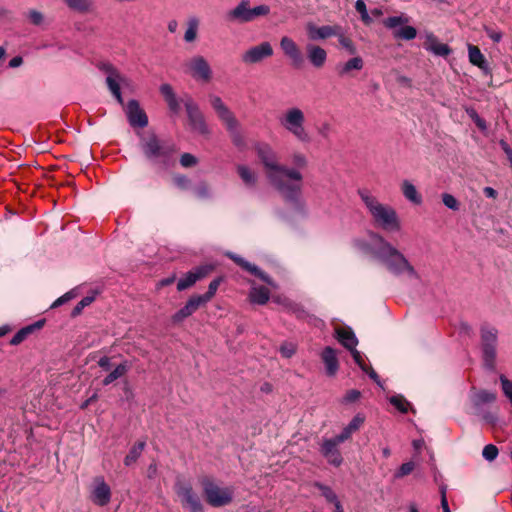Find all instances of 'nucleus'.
<instances>
[{"instance_id": "393cba45", "label": "nucleus", "mask_w": 512, "mask_h": 512, "mask_svg": "<svg viewBox=\"0 0 512 512\" xmlns=\"http://www.w3.org/2000/svg\"><path fill=\"white\" fill-rule=\"evenodd\" d=\"M424 48L434 55L445 57L451 53L447 44L440 43L433 34H428L424 43Z\"/></svg>"}, {"instance_id": "c9c22d12", "label": "nucleus", "mask_w": 512, "mask_h": 512, "mask_svg": "<svg viewBox=\"0 0 512 512\" xmlns=\"http://www.w3.org/2000/svg\"><path fill=\"white\" fill-rule=\"evenodd\" d=\"M364 66L363 59L359 56L349 59L342 66L338 67V73L341 76L349 74L352 70H361Z\"/></svg>"}, {"instance_id": "f03ea898", "label": "nucleus", "mask_w": 512, "mask_h": 512, "mask_svg": "<svg viewBox=\"0 0 512 512\" xmlns=\"http://www.w3.org/2000/svg\"><path fill=\"white\" fill-rule=\"evenodd\" d=\"M371 244L364 240L355 239L358 249L371 253L392 275L417 279L418 273L406 256L393 244L376 232L370 233Z\"/></svg>"}, {"instance_id": "4c0bfd02", "label": "nucleus", "mask_w": 512, "mask_h": 512, "mask_svg": "<svg viewBox=\"0 0 512 512\" xmlns=\"http://www.w3.org/2000/svg\"><path fill=\"white\" fill-rule=\"evenodd\" d=\"M145 442L141 441L133 445L129 451V453L126 455L124 459V464L126 466H131L133 463L137 461V459L142 454V451L144 450Z\"/></svg>"}, {"instance_id": "7c9ffc66", "label": "nucleus", "mask_w": 512, "mask_h": 512, "mask_svg": "<svg viewBox=\"0 0 512 512\" xmlns=\"http://www.w3.org/2000/svg\"><path fill=\"white\" fill-rule=\"evenodd\" d=\"M67 7L78 13H90L94 11L93 0H63Z\"/></svg>"}, {"instance_id": "9b49d317", "label": "nucleus", "mask_w": 512, "mask_h": 512, "mask_svg": "<svg viewBox=\"0 0 512 512\" xmlns=\"http://www.w3.org/2000/svg\"><path fill=\"white\" fill-rule=\"evenodd\" d=\"M209 99L211 106L217 113L218 117L226 125L227 130L233 134L236 133L239 123L230 109L224 104L219 96L210 95Z\"/></svg>"}, {"instance_id": "e433bc0d", "label": "nucleus", "mask_w": 512, "mask_h": 512, "mask_svg": "<svg viewBox=\"0 0 512 512\" xmlns=\"http://www.w3.org/2000/svg\"><path fill=\"white\" fill-rule=\"evenodd\" d=\"M497 396L496 393L487 391V390H480L478 392H475L472 395V402L473 404L478 407L480 405H483L485 403H492L496 400Z\"/></svg>"}, {"instance_id": "39448f33", "label": "nucleus", "mask_w": 512, "mask_h": 512, "mask_svg": "<svg viewBox=\"0 0 512 512\" xmlns=\"http://www.w3.org/2000/svg\"><path fill=\"white\" fill-rule=\"evenodd\" d=\"M499 331L496 327L484 323L480 327V344L482 359L486 369L494 370L496 367L497 346Z\"/></svg>"}, {"instance_id": "13d9d810", "label": "nucleus", "mask_w": 512, "mask_h": 512, "mask_svg": "<svg viewBox=\"0 0 512 512\" xmlns=\"http://www.w3.org/2000/svg\"><path fill=\"white\" fill-rule=\"evenodd\" d=\"M484 31L493 42L498 43L502 40V33L500 31L494 30L488 26L484 27Z\"/></svg>"}, {"instance_id": "9d476101", "label": "nucleus", "mask_w": 512, "mask_h": 512, "mask_svg": "<svg viewBox=\"0 0 512 512\" xmlns=\"http://www.w3.org/2000/svg\"><path fill=\"white\" fill-rule=\"evenodd\" d=\"M100 69L107 74L106 84L109 91L116 98L117 102L123 105L124 101L121 95L120 85L124 84L127 79L121 75V73L113 65L109 63H103L100 66Z\"/></svg>"}, {"instance_id": "bb28decb", "label": "nucleus", "mask_w": 512, "mask_h": 512, "mask_svg": "<svg viewBox=\"0 0 512 512\" xmlns=\"http://www.w3.org/2000/svg\"><path fill=\"white\" fill-rule=\"evenodd\" d=\"M160 93L164 97L171 112L178 114L181 110L180 101L176 97L170 84L164 83L160 86Z\"/></svg>"}, {"instance_id": "a211bd4d", "label": "nucleus", "mask_w": 512, "mask_h": 512, "mask_svg": "<svg viewBox=\"0 0 512 512\" xmlns=\"http://www.w3.org/2000/svg\"><path fill=\"white\" fill-rule=\"evenodd\" d=\"M280 48L282 49L285 56L291 60V63L294 67H300L303 64V55L292 38L283 36L280 40Z\"/></svg>"}, {"instance_id": "603ef678", "label": "nucleus", "mask_w": 512, "mask_h": 512, "mask_svg": "<svg viewBox=\"0 0 512 512\" xmlns=\"http://www.w3.org/2000/svg\"><path fill=\"white\" fill-rule=\"evenodd\" d=\"M180 164L185 168L195 166L197 164V158L190 153H184L180 158Z\"/></svg>"}, {"instance_id": "680f3d73", "label": "nucleus", "mask_w": 512, "mask_h": 512, "mask_svg": "<svg viewBox=\"0 0 512 512\" xmlns=\"http://www.w3.org/2000/svg\"><path fill=\"white\" fill-rule=\"evenodd\" d=\"M73 297H74V295L72 292H67L64 295H62L61 297H59L58 299H56L51 307L52 308L58 307L64 303L70 301Z\"/></svg>"}, {"instance_id": "a19ab883", "label": "nucleus", "mask_w": 512, "mask_h": 512, "mask_svg": "<svg viewBox=\"0 0 512 512\" xmlns=\"http://www.w3.org/2000/svg\"><path fill=\"white\" fill-rule=\"evenodd\" d=\"M408 22H409L408 17H406L404 15H400V16L388 17L387 19L384 20V25H385V27H387L389 29H395L398 26L404 25Z\"/></svg>"}, {"instance_id": "2f4dec72", "label": "nucleus", "mask_w": 512, "mask_h": 512, "mask_svg": "<svg viewBox=\"0 0 512 512\" xmlns=\"http://www.w3.org/2000/svg\"><path fill=\"white\" fill-rule=\"evenodd\" d=\"M200 20L196 16H190L186 21V30L184 33V41L192 43L197 39Z\"/></svg>"}, {"instance_id": "8fccbe9b", "label": "nucleus", "mask_w": 512, "mask_h": 512, "mask_svg": "<svg viewBox=\"0 0 512 512\" xmlns=\"http://www.w3.org/2000/svg\"><path fill=\"white\" fill-rule=\"evenodd\" d=\"M499 380L501 382L502 391L504 395L508 398H512V381H510L506 376L500 375Z\"/></svg>"}, {"instance_id": "4468645a", "label": "nucleus", "mask_w": 512, "mask_h": 512, "mask_svg": "<svg viewBox=\"0 0 512 512\" xmlns=\"http://www.w3.org/2000/svg\"><path fill=\"white\" fill-rule=\"evenodd\" d=\"M272 55L273 47L265 41L246 50L242 55V61L246 64H256Z\"/></svg>"}, {"instance_id": "1a4fd4ad", "label": "nucleus", "mask_w": 512, "mask_h": 512, "mask_svg": "<svg viewBox=\"0 0 512 512\" xmlns=\"http://www.w3.org/2000/svg\"><path fill=\"white\" fill-rule=\"evenodd\" d=\"M184 72L197 81L209 82L212 69L208 61L201 55H194L185 61Z\"/></svg>"}, {"instance_id": "aec40b11", "label": "nucleus", "mask_w": 512, "mask_h": 512, "mask_svg": "<svg viewBox=\"0 0 512 512\" xmlns=\"http://www.w3.org/2000/svg\"><path fill=\"white\" fill-rule=\"evenodd\" d=\"M205 301L199 296L194 295L189 298L184 307H182L179 311H177L173 316L174 322H181L185 318L192 315L196 310H198L201 306H204Z\"/></svg>"}, {"instance_id": "3c124183", "label": "nucleus", "mask_w": 512, "mask_h": 512, "mask_svg": "<svg viewBox=\"0 0 512 512\" xmlns=\"http://www.w3.org/2000/svg\"><path fill=\"white\" fill-rule=\"evenodd\" d=\"M280 352L283 357L290 358L296 352V346L293 343L285 342L280 346Z\"/></svg>"}, {"instance_id": "4d7b16f0", "label": "nucleus", "mask_w": 512, "mask_h": 512, "mask_svg": "<svg viewBox=\"0 0 512 512\" xmlns=\"http://www.w3.org/2000/svg\"><path fill=\"white\" fill-rule=\"evenodd\" d=\"M337 36L339 37V43L343 48L347 49L350 53L355 52V46L353 42L343 35L342 30L340 31V34Z\"/></svg>"}, {"instance_id": "473e14b6", "label": "nucleus", "mask_w": 512, "mask_h": 512, "mask_svg": "<svg viewBox=\"0 0 512 512\" xmlns=\"http://www.w3.org/2000/svg\"><path fill=\"white\" fill-rule=\"evenodd\" d=\"M468 53H469V61L473 65L479 67L480 69H482L486 72L489 71L488 63H487L484 55L482 54V52L480 51V49L477 46L469 45Z\"/></svg>"}, {"instance_id": "0e129e2a", "label": "nucleus", "mask_w": 512, "mask_h": 512, "mask_svg": "<svg viewBox=\"0 0 512 512\" xmlns=\"http://www.w3.org/2000/svg\"><path fill=\"white\" fill-rule=\"evenodd\" d=\"M500 146L501 148L503 149V151L505 152V154L507 155L508 157V160L510 162V165L512 167V149L510 148V146L507 144V142H505L504 140H501L500 141Z\"/></svg>"}, {"instance_id": "f8f14e48", "label": "nucleus", "mask_w": 512, "mask_h": 512, "mask_svg": "<svg viewBox=\"0 0 512 512\" xmlns=\"http://www.w3.org/2000/svg\"><path fill=\"white\" fill-rule=\"evenodd\" d=\"M184 106L191 128L200 134H207L209 130L205 123L204 117L199 110L198 105L190 96H186L184 99Z\"/></svg>"}, {"instance_id": "c03bdc74", "label": "nucleus", "mask_w": 512, "mask_h": 512, "mask_svg": "<svg viewBox=\"0 0 512 512\" xmlns=\"http://www.w3.org/2000/svg\"><path fill=\"white\" fill-rule=\"evenodd\" d=\"M220 281V279H214L210 282L208 291L203 295H199L205 301V303H208L213 298L220 285Z\"/></svg>"}, {"instance_id": "58836bf2", "label": "nucleus", "mask_w": 512, "mask_h": 512, "mask_svg": "<svg viewBox=\"0 0 512 512\" xmlns=\"http://www.w3.org/2000/svg\"><path fill=\"white\" fill-rule=\"evenodd\" d=\"M416 35V29L407 25L394 31V37L403 40H412L416 37Z\"/></svg>"}, {"instance_id": "ea45409f", "label": "nucleus", "mask_w": 512, "mask_h": 512, "mask_svg": "<svg viewBox=\"0 0 512 512\" xmlns=\"http://www.w3.org/2000/svg\"><path fill=\"white\" fill-rule=\"evenodd\" d=\"M389 402L402 413H406L410 407V403L402 395L390 397Z\"/></svg>"}, {"instance_id": "6e6d98bb", "label": "nucleus", "mask_w": 512, "mask_h": 512, "mask_svg": "<svg viewBox=\"0 0 512 512\" xmlns=\"http://www.w3.org/2000/svg\"><path fill=\"white\" fill-rule=\"evenodd\" d=\"M28 18L33 25H41L44 21L43 14L34 9L28 12Z\"/></svg>"}, {"instance_id": "09e8293b", "label": "nucleus", "mask_w": 512, "mask_h": 512, "mask_svg": "<svg viewBox=\"0 0 512 512\" xmlns=\"http://www.w3.org/2000/svg\"><path fill=\"white\" fill-rule=\"evenodd\" d=\"M442 202L447 208L451 210L456 211L459 209V202L453 195L449 193H444L442 195Z\"/></svg>"}, {"instance_id": "c756f323", "label": "nucleus", "mask_w": 512, "mask_h": 512, "mask_svg": "<svg viewBox=\"0 0 512 512\" xmlns=\"http://www.w3.org/2000/svg\"><path fill=\"white\" fill-rule=\"evenodd\" d=\"M401 191L403 196L413 204L419 205L422 202V197L417 191L415 185L409 180H404L401 184Z\"/></svg>"}, {"instance_id": "f3484780", "label": "nucleus", "mask_w": 512, "mask_h": 512, "mask_svg": "<svg viewBox=\"0 0 512 512\" xmlns=\"http://www.w3.org/2000/svg\"><path fill=\"white\" fill-rule=\"evenodd\" d=\"M212 271V266H200L187 272L177 283V289L183 291L193 286L198 280L203 279Z\"/></svg>"}, {"instance_id": "de8ad7c7", "label": "nucleus", "mask_w": 512, "mask_h": 512, "mask_svg": "<svg viewBox=\"0 0 512 512\" xmlns=\"http://www.w3.org/2000/svg\"><path fill=\"white\" fill-rule=\"evenodd\" d=\"M498 448L493 444H488L483 448L482 456L487 461H493L498 456Z\"/></svg>"}, {"instance_id": "6e6552de", "label": "nucleus", "mask_w": 512, "mask_h": 512, "mask_svg": "<svg viewBox=\"0 0 512 512\" xmlns=\"http://www.w3.org/2000/svg\"><path fill=\"white\" fill-rule=\"evenodd\" d=\"M269 13L270 7L268 5L261 4L250 8L249 2L247 0H242L228 13V18L241 23H248L259 17L267 16Z\"/></svg>"}, {"instance_id": "79ce46f5", "label": "nucleus", "mask_w": 512, "mask_h": 512, "mask_svg": "<svg viewBox=\"0 0 512 512\" xmlns=\"http://www.w3.org/2000/svg\"><path fill=\"white\" fill-rule=\"evenodd\" d=\"M316 487L321 491L322 496L330 503H333L334 505L337 502H340L337 498V495L333 492V490L323 484L317 483Z\"/></svg>"}, {"instance_id": "0eeeda50", "label": "nucleus", "mask_w": 512, "mask_h": 512, "mask_svg": "<svg viewBox=\"0 0 512 512\" xmlns=\"http://www.w3.org/2000/svg\"><path fill=\"white\" fill-rule=\"evenodd\" d=\"M202 486L206 501L211 506L222 507L232 502L233 488L220 486L209 479L203 480Z\"/></svg>"}, {"instance_id": "4be33fe9", "label": "nucleus", "mask_w": 512, "mask_h": 512, "mask_svg": "<svg viewBox=\"0 0 512 512\" xmlns=\"http://www.w3.org/2000/svg\"><path fill=\"white\" fill-rule=\"evenodd\" d=\"M227 255L229 256V258L234 260L238 265H240L243 269L259 277L262 281L266 282L271 287L276 288V284L272 281V279L266 273L261 271L257 266L249 263L242 257H239L233 253H228Z\"/></svg>"}, {"instance_id": "5fc2aeb1", "label": "nucleus", "mask_w": 512, "mask_h": 512, "mask_svg": "<svg viewBox=\"0 0 512 512\" xmlns=\"http://www.w3.org/2000/svg\"><path fill=\"white\" fill-rule=\"evenodd\" d=\"M95 297L94 296H86L84 297L76 306L75 308L73 309V312L72 314L75 316V315H78L80 314V312L82 311V309L88 305H90L93 301H94Z\"/></svg>"}, {"instance_id": "7ed1b4c3", "label": "nucleus", "mask_w": 512, "mask_h": 512, "mask_svg": "<svg viewBox=\"0 0 512 512\" xmlns=\"http://www.w3.org/2000/svg\"><path fill=\"white\" fill-rule=\"evenodd\" d=\"M358 195L369 213L375 227L387 232L401 230V220L394 207L382 203L368 189H359Z\"/></svg>"}, {"instance_id": "423d86ee", "label": "nucleus", "mask_w": 512, "mask_h": 512, "mask_svg": "<svg viewBox=\"0 0 512 512\" xmlns=\"http://www.w3.org/2000/svg\"><path fill=\"white\" fill-rule=\"evenodd\" d=\"M141 149L152 162L167 165L174 152V145L160 141L155 134L141 137Z\"/></svg>"}, {"instance_id": "20e7f679", "label": "nucleus", "mask_w": 512, "mask_h": 512, "mask_svg": "<svg viewBox=\"0 0 512 512\" xmlns=\"http://www.w3.org/2000/svg\"><path fill=\"white\" fill-rule=\"evenodd\" d=\"M278 122L287 133L300 143L310 142L311 137L305 125L306 116L301 108L297 106L287 108L278 117Z\"/></svg>"}, {"instance_id": "cd10ccee", "label": "nucleus", "mask_w": 512, "mask_h": 512, "mask_svg": "<svg viewBox=\"0 0 512 512\" xmlns=\"http://www.w3.org/2000/svg\"><path fill=\"white\" fill-rule=\"evenodd\" d=\"M338 341L348 350L356 349L358 340L350 328H337L335 330Z\"/></svg>"}, {"instance_id": "e2e57ef3", "label": "nucleus", "mask_w": 512, "mask_h": 512, "mask_svg": "<svg viewBox=\"0 0 512 512\" xmlns=\"http://www.w3.org/2000/svg\"><path fill=\"white\" fill-rule=\"evenodd\" d=\"M360 397V392L358 390H350L344 396V402L352 403L355 402Z\"/></svg>"}, {"instance_id": "412c9836", "label": "nucleus", "mask_w": 512, "mask_h": 512, "mask_svg": "<svg viewBox=\"0 0 512 512\" xmlns=\"http://www.w3.org/2000/svg\"><path fill=\"white\" fill-rule=\"evenodd\" d=\"M307 31L309 38L311 40H321L326 39L332 36H337L340 34L341 27L338 25L330 26L324 25L321 27H317L315 25L309 24L307 26Z\"/></svg>"}, {"instance_id": "49530a36", "label": "nucleus", "mask_w": 512, "mask_h": 512, "mask_svg": "<svg viewBox=\"0 0 512 512\" xmlns=\"http://www.w3.org/2000/svg\"><path fill=\"white\" fill-rule=\"evenodd\" d=\"M355 9L357 10V12L360 13L361 15V20L365 23V24H370L372 22V19L371 17L369 16L368 12H367V9H366V4L363 0H357L356 3H355Z\"/></svg>"}, {"instance_id": "72a5a7b5", "label": "nucleus", "mask_w": 512, "mask_h": 512, "mask_svg": "<svg viewBox=\"0 0 512 512\" xmlns=\"http://www.w3.org/2000/svg\"><path fill=\"white\" fill-rule=\"evenodd\" d=\"M130 365L124 361L118 364L102 381L103 385L107 386L116 381L117 379L126 375L129 371Z\"/></svg>"}, {"instance_id": "052dcab7", "label": "nucleus", "mask_w": 512, "mask_h": 512, "mask_svg": "<svg viewBox=\"0 0 512 512\" xmlns=\"http://www.w3.org/2000/svg\"><path fill=\"white\" fill-rule=\"evenodd\" d=\"M174 183L180 189L186 190L190 187V180L183 175H177L174 177Z\"/></svg>"}, {"instance_id": "bf43d9fd", "label": "nucleus", "mask_w": 512, "mask_h": 512, "mask_svg": "<svg viewBox=\"0 0 512 512\" xmlns=\"http://www.w3.org/2000/svg\"><path fill=\"white\" fill-rule=\"evenodd\" d=\"M195 194L197 197L202 198V199L209 198L211 195L209 187L205 183H200L195 188Z\"/></svg>"}, {"instance_id": "69168bd1", "label": "nucleus", "mask_w": 512, "mask_h": 512, "mask_svg": "<svg viewBox=\"0 0 512 512\" xmlns=\"http://www.w3.org/2000/svg\"><path fill=\"white\" fill-rule=\"evenodd\" d=\"M331 126L329 123L325 122L321 125V127L318 129V133L323 138H327L330 134Z\"/></svg>"}, {"instance_id": "f704fd0d", "label": "nucleus", "mask_w": 512, "mask_h": 512, "mask_svg": "<svg viewBox=\"0 0 512 512\" xmlns=\"http://www.w3.org/2000/svg\"><path fill=\"white\" fill-rule=\"evenodd\" d=\"M249 298L252 303L263 305L269 300V291L263 286H252Z\"/></svg>"}, {"instance_id": "a18cd8bd", "label": "nucleus", "mask_w": 512, "mask_h": 512, "mask_svg": "<svg viewBox=\"0 0 512 512\" xmlns=\"http://www.w3.org/2000/svg\"><path fill=\"white\" fill-rule=\"evenodd\" d=\"M415 468V463L413 461H409L403 463L399 469L395 472L394 477L396 479L403 478L404 476L409 475Z\"/></svg>"}, {"instance_id": "37998d69", "label": "nucleus", "mask_w": 512, "mask_h": 512, "mask_svg": "<svg viewBox=\"0 0 512 512\" xmlns=\"http://www.w3.org/2000/svg\"><path fill=\"white\" fill-rule=\"evenodd\" d=\"M34 326H27L20 329L11 339V345H18L33 331Z\"/></svg>"}, {"instance_id": "c85d7f7f", "label": "nucleus", "mask_w": 512, "mask_h": 512, "mask_svg": "<svg viewBox=\"0 0 512 512\" xmlns=\"http://www.w3.org/2000/svg\"><path fill=\"white\" fill-rule=\"evenodd\" d=\"M237 172L239 177L247 187L253 188L256 186L258 181V174L250 167L246 165H238Z\"/></svg>"}, {"instance_id": "2eb2a0df", "label": "nucleus", "mask_w": 512, "mask_h": 512, "mask_svg": "<svg viewBox=\"0 0 512 512\" xmlns=\"http://www.w3.org/2000/svg\"><path fill=\"white\" fill-rule=\"evenodd\" d=\"M342 442L337 441V437L330 439H324L320 451L322 455L326 458L329 464L333 466H340L343 462L342 455L338 449V445Z\"/></svg>"}, {"instance_id": "864d4df0", "label": "nucleus", "mask_w": 512, "mask_h": 512, "mask_svg": "<svg viewBox=\"0 0 512 512\" xmlns=\"http://www.w3.org/2000/svg\"><path fill=\"white\" fill-rule=\"evenodd\" d=\"M351 352V355L355 361V363L361 368L362 371H368V366L365 364L364 356L360 351L354 349Z\"/></svg>"}, {"instance_id": "5701e85b", "label": "nucleus", "mask_w": 512, "mask_h": 512, "mask_svg": "<svg viewBox=\"0 0 512 512\" xmlns=\"http://www.w3.org/2000/svg\"><path fill=\"white\" fill-rule=\"evenodd\" d=\"M322 361L325 365V372L329 377L336 375L339 362L336 355V351L331 347H325L321 354Z\"/></svg>"}, {"instance_id": "774afa93", "label": "nucleus", "mask_w": 512, "mask_h": 512, "mask_svg": "<svg viewBox=\"0 0 512 512\" xmlns=\"http://www.w3.org/2000/svg\"><path fill=\"white\" fill-rule=\"evenodd\" d=\"M483 420L489 424L495 425L498 421V417L491 412H486L483 414Z\"/></svg>"}, {"instance_id": "ddd939ff", "label": "nucleus", "mask_w": 512, "mask_h": 512, "mask_svg": "<svg viewBox=\"0 0 512 512\" xmlns=\"http://www.w3.org/2000/svg\"><path fill=\"white\" fill-rule=\"evenodd\" d=\"M176 493L181 500L183 507H186L190 512H202L203 507L198 495L193 491L189 484H178L176 486Z\"/></svg>"}, {"instance_id": "b1692460", "label": "nucleus", "mask_w": 512, "mask_h": 512, "mask_svg": "<svg viewBox=\"0 0 512 512\" xmlns=\"http://www.w3.org/2000/svg\"><path fill=\"white\" fill-rule=\"evenodd\" d=\"M365 422V415L358 413L353 417L349 424L343 428L342 432L337 435L338 442H345L350 439L353 433L357 432Z\"/></svg>"}, {"instance_id": "f257e3e1", "label": "nucleus", "mask_w": 512, "mask_h": 512, "mask_svg": "<svg viewBox=\"0 0 512 512\" xmlns=\"http://www.w3.org/2000/svg\"><path fill=\"white\" fill-rule=\"evenodd\" d=\"M256 153L269 183L285 200L297 203L302 195V170L308 166L306 155L293 152L290 156L292 166H286L279 161L277 152L267 143L258 144Z\"/></svg>"}, {"instance_id": "6ab92c4d", "label": "nucleus", "mask_w": 512, "mask_h": 512, "mask_svg": "<svg viewBox=\"0 0 512 512\" xmlns=\"http://www.w3.org/2000/svg\"><path fill=\"white\" fill-rule=\"evenodd\" d=\"M92 501L98 506H105L111 500V489L102 477H97L91 494Z\"/></svg>"}, {"instance_id": "a878e982", "label": "nucleus", "mask_w": 512, "mask_h": 512, "mask_svg": "<svg viewBox=\"0 0 512 512\" xmlns=\"http://www.w3.org/2000/svg\"><path fill=\"white\" fill-rule=\"evenodd\" d=\"M306 50L307 57L314 67L321 68L325 64L327 53L322 47L314 44H308L306 46Z\"/></svg>"}, {"instance_id": "dca6fc26", "label": "nucleus", "mask_w": 512, "mask_h": 512, "mask_svg": "<svg viewBox=\"0 0 512 512\" xmlns=\"http://www.w3.org/2000/svg\"><path fill=\"white\" fill-rule=\"evenodd\" d=\"M126 116L132 127H146L148 118L145 112L140 108L138 101L130 100L125 108Z\"/></svg>"}, {"instance_id": "338daca9", "label": "nucleus", "mask_w": 512, "mask_h": 512, "mask_svg": "<svg viewBox=\"0 0 512 512\" xmlns=\"http://www.w3.org/2000/svg\"><path fill=\"white\" fill-rule=\"evenodd\" d=\"M98 365L104 370H109L111 368V359L107 356H103L99 359Z\"/></svg>"}]
</instances>
